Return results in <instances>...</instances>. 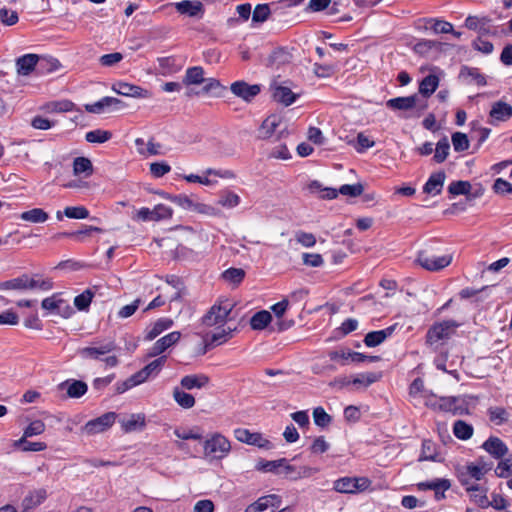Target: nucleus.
<instances>
[{
    "label": "nucleus",
    "mask_w": 512,
    "mask_h": 512,
    "mask_svg": "<svg viewBox=\"0 0 512 512\" xmlns=\"http://www.w3.org/2000/svg\"><path fill=\"white\" fill-rule=\"evenodd\" d=\"M51 288L52 282L50 280L35 279L28 274H22L19 277L0 282V291L14 290L24 292L34 289L48 291Z\"/></svg>",
    "instance_id": "nucleus-1"
},
{
    "label": "nucleus",
    "mask_w": 512,
    "mask_h": 512,
    "mask_svg": "<svg viewBox=\"0 0 512 512\" xmlns=\"http://www.w3.org/2000/svg\"><path fill=\"white\" fill-rule=\"evenodd\" d=\"M231 451L230 441L220 433L209 435L203 442V453L209 460H222Z\"/></svg>",
    "instance_id": "nucleus-2"
},
{
    "label": "nucleus",
    "mask_w": 512,
    "mask_h": 512,
    "mask_svg": "<svg viewBox=\"0 0 512 512\" xmlns=\"http://www.w3.org/2000/svg\"><path fill=\"white\" fill-rule=\"evenodd\" d=\"M459 324L454 320H444L433 324L427 331L426 343L430 346L438 345L451 337Z\"/></svg>",
    "instance_id": "nucleus-3"
},
{
    "label": "nucleus",
    "mask_w": 512,
    "mask_h": 512,
    "mask_svg": "<svg viewBox=\"0 0 512 512\" xmlns=\"http://www.w3.org/2000/svg\"><path fill=\"white\" fill-rule=\"evenodd\" d=\"M233 307L234 304L228 299L215 303L203 316V324L211 327L225 323Z\"/></svg>",
    "instance_id": "nucleus-4"
},
{
    "label": "nucleus",
    "mask_w": 512,
    "mask_h": 512,
    "mask_svg": "<svg viewBox=\"0 0 512 512\" xmlns=\"http://www.w3.org/2000/svg\"><path fill=\"white\" fill-rule=\"evenodd\" d=\"M453 260L452 254H444L442 256L430 255L426 251H420L416 257V263L423 269L431 272L440 271L451 264Z\"/></svg>",
    "instance_id": "nucleus-5"
},
{
    "label": "nucleus",
    "mask_w": 512,
    "mask_h": 512,
    "mask_svg": "<svg viewBox=\"0 0 512 512\" xmlns=\"http://www.w3.org/2000/svg\"><path fill=\"white\" fill-rule=\"evenodd\" d=\"M386 105L393 110L408 111L417 110V116H420L428 107L427 101H420L418 95L407 97H396L387 101Z\"/></svg>",
    "instance_id": "nucleus-6"
},
{
    "label": "nucleus",
    "mask_w": 512,
    "mask_h": 512,
    "mask_svg": "<svg viewBox=\"0 0 512 512\" xmlns=\"http://www.w3.org/2000/svg\"><path fill=\"white\" fill-rule=\"evenodd\" d=\"M371 480L367 477H343L334 482V489L340 493H357L367 490Z\"/></svg>",
    "instance_id": "nucleus-7"
},
{
    "label": "nucleus",
    "mask_w": 512,
    "mask_h": 512,
    "mask_svg": "<svg viewBox=\"0 0 512 512\" xmlns=\"http://www.w3.org/2000/svg\"><path fill=\"white\" fill-rule=\"evenodd\" d=\"M115 412H107L95 419L88 421L82 428V432L86 435H95L108 430L116 420Z\"/></svg>",
    "instance_id": "nucleus-8"
},
{
    "label": "nucleus",
    "mask_w": 512,
    "mask_h": 512,
    "mask_svg": "<svg viewBox=\"0 0 512 512\" xmlns=\"http://www.w3.org/2000/svg\"><path fill=\"white\" fill-rule=\"evenodd\" d=\"M122 108H124V104L120 99L109 96L103 97L92 104L85 105V110L93 114L118 111Z\"/></svg>",
    "instance_id": "nucleus-9"
},
{
    "label": "nucleus",
    "mask_w": 512,
    "mask_h": 512,
    "mask_svg": "<svg viewBox=\"0 0 512 512\" xmlns=\"http://www.w3.org/2000/svg\"><path fill=\"white\" fill-rule=\"evenodd\" d=\"M231 92L246 102L253 100L261 91L258 84L250 85L245 81H236L231 84Z\"/></svg>",
    "instance_id": "nucleus-10"
},
{
    "label": "nucleus",
    "mask_w": 512,
    "mask_h": 512,
    "mask_svg": "<svg viewBox=\"0 0 512 512\" xmlns=\"http://www.w3.org/2000/svg\"><path fill=\"white\" fill-rule=\"evenodd\" d=\"M445 43L436 40L421 39L413 47L415 53L424 57H434L444 50Z\"/></svg>",
    "instance_id": "nucleus-11"
},
{
    "label": "nucleus",
    "mask_w": 512,
    "mask_h": 512,
    "mask_svg": "<svg viewBox=\"0 0 512 512\" xmlns=\"http://www.w3.org/2000/svg\"><path fill=\"white\" fill-rule=\"evenodd\" d=\"M116 345L114 341H107L103 343H99L95 346L84 347L79 350V354L82 358L85 359H94L98 360L101 356H104L113 350H115Z\"/></svg>",
    "instance_id": "nucleus-12"
},
{
    "label": "nucleus",
    "mask_w": 512,
    "mask_h": 512,
    "mask_svg": "<svg viewBox=\"0 0 512 512\" xmlns=\"http://www.w3.org/2000/svg\"><path fill=\"white\" fill-rule=\"evenodd\" d=\"M41 306L47 311L54 312L64 317H69L72 309L71 307L59 297V294H54L42 300Z\"/></svg>",
    "instance_id": "nucleus-13"
},
{
    "label": "nucleus",
    "mask_w": 512,
    "mask_h": 512,
    "mask_svg": "<svg viewBox=\"0 0 512 512\" xmlns=\"http://www.w3.org/2000/svg\"><path fill=\"white\" fill-rule=\"evenodd\" d=\"M235 438L243 443L254 445L259 448H266L270 445V442L265 439L260 433H252L245 428H237L234 430Z\"/></svg>",
    "instance_id": "nucleus-14"
},
{
    "label": "nucleus",
    "mask_w": 512,
    "mask_h": 512,
    "mask_svg": "<svg viewBox=\"0 0 512 512\" xmlns=\"http://www.w3.org/2000/svg\"><path fill=\"white\" fill-rule=\"evenodd\" d=\"M181 334L178 331H173L162 338L158 339L153 346L149 349L148 356L156 357L165 352L169 347L176 344L180 340Z\"/></svg>",
    "instance_id": "nucleus-15"
},
{
    "label": "nucleus",
    "mask_w": 512,
    "mask_h": 512,
    "mask_svg": "<svg viewBox=\"0 0 512 512\" xmlns=\"http://www.w3.org/2000/svg\"><path fill=\"white\" fill-rule=\"evenodd\" d=\"M181 387L186 390L203 389L209 386L210 378L206 374H190L182 377Z\"/></svg>",
    "instance_id": "nucleus-16"
},
{
    "label": "nucleus",
    "mask_w": 512,
    "mask_h": 512,
    "mask_svg": "<svg viewBox=\"0 0 512 512\" xmlns=\"http://www.w3.org/2000/svg\"><path fill=\"white\" fill-rule=\"evenodd\" d=\"M112 90L119 95L134 97V98H145L148 96L147 90L140 86L132 85L126 82H118L112 86Z\"/></svg>",
    "instance_id": "nucleus-17"
},
{
    "label": "nucleus",
    "mask_w": 512,
    "mask_h": 512,
    "mask_svg": "<svg viewBox=\"0 0 512 512\" xmlns=\"http://www.w3.org/2000/svg\"><path fill=\"white\" fill-rule=\"evenodd\" d=\"M177 12L190 17L201 16L204 11V6L200 1L183 0L172 4Z\"/></svg>",
    "instance_id": "nucleus-18"
},
{
    "label": "nucleus",
    "mask_w": 512,
    "mask_h": 512,
    "mask_svg": "<svg viewBox=\"0 0 512 512\" xmlns=\"http://www.w3.org/2000/svg\"><path fill=\"white\" fill-rule=\"evenodd\" d=\"M482 448L496 459H500L508 452L506 444L498 437H489L482 445Z\"/></svg>",
    "instance_id": "nucleus-19"
},
{
    "label": "nucleus",
    "mask_w": 512,
    "mask_h": 512,
    "mask_svg": "<svg viewBox=\"0 0 512 512\" xmlns=\"http://www.w3.org/2000/svg\"><path fill=\"white\" fill-rule=\"evenodd\" d=\"M40 57L37 54H25L16 60V70L19 75H29L37 65Z\"/></svg>",
    "instance_id": "nucleus-20"
},
{
    "label": "nucleus",
    "mask_w": 512,
    "mask_h": 512,
    "mask_svg": "<svg viewBox=\"0 0 512 512\" xmlns=\"http://www.w3.org/2000/svg\"><path fill=\"white\" fill-rule=\"evenodd\" d=\"M59 388L61 390L65 389L68 397L70 398H80L88 390V386L85 382L74 379L62 382L59 385Z\"/></svg>",
    "instance_id": "nucleus-21"
},
{
    "label": "nucleus",
    "mask_w": 512,
    "mask_h": 512,
    "mask_svg": "<svg viewBox=\"0 0 512 512\" xmlns=\"http://www.w3.org/2000/svg\"><path fill=\"white\" fill-rule=\"evenodd\" d=\"M489 116L493 121H507L512 117V106L504 101H497L493 103Z\"/></svg>",
    "instance_id": "nucleus-22"
},
{
    "label": "nucleus",
    "mask_w": 512,
    "mask_h": 512,
    "mask_svg": "<svg viewBox=\"0 0 512 512\" xmlns=\"http://www.w3.org/2000/svg\"><path fill=\"white\" fill-rule=\"evenodd\" d=\"M459 78L467 84L486 85V79L478 68L463 66L460 70Z\"/></svg>",
    "instance_id": "nucleus-23"
},
{
    "label": "nucleus",
    "mask_w": 512,
    "mask_h": 512,
    "mask_svg": "<svg viewBox=\"0 0 512 512\" xmlns=\"http://www.w3.org/2000/svg\"><path fill=\"white\" fill-rule=\"evenodd\" d=\"M446 175L443 171H439L430 175L429 179L423 187V191L427 194L438 195L441 193Z\"/></svg>",
    "instance_id": "nucleus-24"
},
{
    "label": "nucleus",
    "mask_w": 512,
    "mask_h": 512,
    "mask_svg": "<svg viewBox=\"0 0 512 512\" xmlns=\"http://www.w3.org/2000/svg\"><path fill=\"white\" fill-rule=\"evenodd\" d=\"M279 497L276 495H267L260 497L256 502L249 505L245 512H265L269 507H278Z\"/></svg>",
    "instance_id": "nucleus-25"
},
{
    "label": "nucleus",
    "mask_w": 512,
    "mask_h": 512,
    "mask_svg": "<svg viewBox=\"0 0 512 512\" xmlns=\"http://www.w3.org/2000/svg\"><path fill=\"white\" fill-rule=\"evenodd\" d=\"M394 327H388L383 330L371 331L364 337V343L368 347H376L382 344L389 336L392 335Z\"/></svg>",
    "instance_id": "nucleus-26"
},
{
    "label": "nucleus",
    "mask_w": 512,
    "mask_h": 512,
    "mask_svg": "<svg viewBox=\"0 0 512 512\" xmlns=\"http://www.w3.org/2000/svg\"><path fill=\"white\" fill-rule=\"evenodd\" d=\"M439 77L434 74H429L422 79L419 84V93L424 98H429L439 86Z\"/></svg>",
    "instance_id": "nucleus-27"
},
{
    "label": "nucleus",
    "mask_w": 512,
    "mask_h": 512,
    "mask_svg": "<svg viewBox=\"0 0 512 512\" xmlns=\"http://www.w3.org/2000/svg\"><path fill=\"white\" fill-rule=\"evenodd\" d=\"M173 325V321L169 318H160L156 322L153 323V325L150 328H147L146 330V340H153L158 335H160L163 331L171 328Z\"/></svg>",
    "instance_id": "nucleus-28"
},
{
    "label": "nucleus",
    "mask_w": 512,
    "mask_h": 512,
    "mask_svg": "<svg viewBox=\"0 0 512 512\" xmlns=\"http://www.w3.org/2000/svg\"><path fill=\"white\" fill-rule=\"evenodd\" d=\"M281 124V119L280 117L276 116V115H271L269 117H267L261 127H260V130H259V133H260V137L262 138H270L273 136V134L277 131V128L280 126Z\"/></svg>",
    "instance_id": "nucleus-29"
},
{
    "label": "nucleus",
    "mask_w": 512,
    "mask_h": 512,
    "mask_svg": "<svg viewBox=\"0 0 512 512\" xmlns=\"http://www.w3.org/2000/svg\"><path fill=\"white\" fill-rule=\"evenodd\" d=\"M467 492L470 493L472 501L481 508L490 506V501L486 495V490L482 489L479 485H472L467 487Z\"/></svg>",
    "instance_id": "nucleus-30"
},
{
    "label": "nucleus",
    "mask_w": 512,
    "mask_h": 512,
    "mask_svg": "<svg viewBox=\"0 0 512 512\" xmlns=\"http://www.w3.org/2000/svg\"><path fill=\"white\" fill-rule=\"evenodd\" d=\"M273 98L275 101L289 106L295 102L297 95L288 87L278 86L273 92Z\"/></svg>",
    "instance_id": "nucleus-31"
},
{
    "label": "nucleus",
    "mask_w": 512,
    "mask_h": 512,
    "mask_svg": "<svg viewBox=\"0 0 512 512\" xmlns=\"http://www.w3.org/2000/svg\"><path fill=\"white\" fill-rule=\"evenodd\" d=\"M205 82L204 70L200 66L190 67L186 70L183 83L185 85H199Z\"/></svg>",
    "instance_id": "nucleus-32"
},
{
    "label": "nucleus",
    "mask_w": 512,
    "mask_h": 512,
    "mask_svg": "<svg viewBox=\"0 0 512 512\" xmlns=\"http://www.w3.org/2000/svg\"><path fill=\"white\" fill-rule=\"evenodd\" d=\"M125 432L135 431L145 426V416L143 414H132L120 421Z\"/></svg>",
    "instance_id": "nucleus-33"
},
{
    "label": "nucleus",
    "mask_w": 512,
    "mask_h": 512,
    "mask_svg": "<svg viewBox=\"0 0 512 512\" xmlns=\"http://www.w3.org/2000/svg\"><path fill=\"white\" fill-rule=\"evenodd\" d=\"M19 218L30 223H44L48 220L49 215L41 208H33L22 212Z\"/></svg>",
    "instance_id": "nucleus-34"
},
{
    "label": "nucleus",
    "mask_w": 512,
    "mask_h": 512,
    "mask_svg": "<svg viewBox=\"0 0 512 512\" xmlns=\"http://www.w3.org/2000/svg\"><path fill=\"white\" fill-rule=\"evenodd\" d=\"M173 398L175 402L184 409H190L195 405L194 396L179 387L173 389Z\"/></svg>",
    "instance_id": "nucleus-35"
},
{
    "label": "nucleus",
    "mask_w": 512,
    "mask_h": 512,
    "mask_svg": "<svg viewBox=\"0 0 512 512\" xmlns=\"http://www.w3.org/2000/svg\"><path fill=\"white\" fill-rule=\"evenodd\" d=\"M419 461H439L437 458V446L431 440H423Z\"/></svg>",
    "instance_id": "nucleus-36"
},
{
    "label": "nucleus",
    "mask_w": 512,
    "mask_h": 512,
    "mask_svg": "<svg viewBox=\"0 0 512 512\" xmlns=\"http://www.w3.org/2000/svg\"><path fill=\"white\" fill-rule=\"evenodd\" d=\"M272 320V316L270 314V312L266 311V310H262V311H259L257 313H255L251 320H250V325L252 327V329L254 330H263L264 328H266L268 326V324L271 322Z\"/></svg>",
    "instance_id": "nucleus-37"
},
{
    "label": "nucleus",
    "mask_w": 512,
    "mask_h": 512,
    "mask_svg": "<svg viewBox=\"0 0 512 512\" xmlns=\"http://www.w3.org/2000/svg\"><path fill=\"white\" fill-rule=\"evenodd\" d=\"M490 469L491 465L479 461L478 463L468 464L466 466V473L470 478L480 480Z\"/></svg>",
    "instance_id": "nucleus-38"
},
{
    "label": "nucleus",
    "mask_w": 512,
    "mask_h": 512,
    "mask_svg": "<svg viewBox=\"0 0 512 512\" xmlns=\"http://www.w3.org/2000/svg\"><path fill=\"white\" fill-rule=\"evenodd\" d=\"M28 437H21L20 439L14 442V447L19 448L22 451L29 452H38L43 451L47 448L46 443L44 442H31L27 440Z\"/></svg>",
    "instance_id": "nucleus-39"
},
{
    "label": "nucleus",
    "mask_w": 512,
    "mask_h": 512,
    "mask_svg": "<svg viewBox=\"0 0 512 512\" xmlns=\"http://www.w3.org/2000/svg\"><path fill=\"white\" fill-rule=\"evenodd\" d=\"M453 433L458 439L468 440L473 435V427L463 420H457L453 425Z\"/></svg>",
    "instance_id": "nucleus-40"
},
{
    "label": "nucleus",
    "mask_w": 512,
    "mask_h": 512,
    "mask_svg": "<svg viewBox=\"0 0 512 512\" xmlns=\"http://www.w3.org/2000/svg\"><path fill=\"white\" fill-rule=\"evenodd\" d=\"M135 145L137 147L139 154H141V155H158V154H160L161 145L159 143L154 142L153 139H150L147 142L146 148L140 147L141 145H145V141L142 138H137L135 140Z\"/></svg>",
    "instance_id": "nucleus-41"
},
{
    "label": "nucleus",
    "mask_w": 512,
    "mask_h": 512,
    "mask_svg": "<svg viewBox=\"0 0 512 512\" xmlns=\"http://www.w3.org/2000/svg\"><path fill=\"white\" fill-rule=\"evenodd\" d=\"M262 468L268 472L277 471L279 468H283L284 473L286 475H290L291 472L295 470V466L289 465L285 458H282L279 460H274V461H267L262 466Z\"/></svg>",
    "instance_id": "nucleus-42"
},
{
    "label": "nucleus",
    "mask_w": 512,
    "mask_h": 512,
    "mask_svg": "<svg viewBox=\"0 0 512 512\" xmlns=\"http://www.w3.org/2000/svg\"><path fill=\"white\" fill-rule=\"evenodd\" d=\"M240 203V197L236 193L225 190L219 195L218 204L226 208H234Z\"/></svg>",
    "instance_id": "nucleus-43"
},
{
    "label": "nucleus",
    "mask_w": 512,
    "mask_h": 512,
    "mask_svg": "<svg viewBox=\"0 0 512 512\" xmlns=\"http://www.w3.org/2000/svg\"><path fill=\"white\" fill-rule=\"evenodd\" d=\"M488 416L491 422L501 425L508 421L510 415L505 408L496 406L488 409Z\"/></svg>",
    "instance_id": "nucleus-44"
},
{
    "label": "nucleus",
    "mask_w": 512,
    "mask_h": 512,
    "mask_svg": "<svg viewBox=\"0 0 512 512\" xmlns=\"http://www.w3.org/2000/svg\"><path fill=\"white\" fill-rule=\"evenodd\" d=\"M449 150H450L449 141L446 137H444L441 140H439L438 143L436 144L433 160L437 163L444 162L449 155Z\"/></svg>",
    "instance_id": "nucleus-45"
},
{
    "label": "nucleus",
    "mask_w": 512,
    "mask_h": 512,
    "mask_svg": "<svg viewBox=\"0 0 512 512\" xmlns=\"http://www.w3.org/2000/svg\"><path fill=\"white\" fill-rule=\"evenodd\" d=\"M73 172L75 175L85 173L91 175L93 172V166L91 161L85 157H77L73 161Z\"/></svg>",
    "instance_id": "nucleus-46"
},
{
    "label": "nucleus",
    "mask_w": 512,
    "mask_h": 512,
    "mask_svg": "<svg viewBox=\"0 0 512 512\" xmlns=\"http://www.w3.org/2000/svg\"><path fill=\"white\" fill-rule=\"evenodd\" d=\"M112 138V133L107 130L96 129L86 133L85 139L89 143H104Z\"/></svg>",
    "instance_id": "nucleus-47"
},
{
    "label": "nucleus",
    "mask_w": 512,
    "mask_h": 512,
    "mask_svg": "<svg viewBox=\"0 0 512 512\" xmlns=\"http://www.w3.org/2000/svg\"><path fill=\"white\" fill-rule=\"evenodd\" d=\"M471 184L468 181H453L448 186V192L454 196L468 195L471 191Z\"/></svg>",
    "instance_id": "nucleus-48"
},
{
    "label": "nucleus",
    "mask_w": 512,
    "mask_h": 512,
    "mask_svg": "<svg viewBox=\"0 0 512 512\" xmlns=\"http://www.w3.org/2000/svg\"><path fill=\"white\" fill-rule=\"evenodd\" d=\"M245 271L241 268H229L222 273V278L230 283L238 285L243 281Z\"/></svg>",
    "instance_id": "nucleus-49"
},
{
    "label": "nucleus",
    "mask_w": 512,
    "mask_h": 512,
    "mask_svg": "<svg viewBox=\"0 0 512 512\" xmlns=\"http://www.w3.org/2000/svg\"><path fill=\"white\" fill-rule=\"evenodd\" d=\"M271 14L268 4H258L252 12V21L255 23L265 22Z\"/></svg>",
    "instance_id": "nucleus-50"
},
{
    "label": "nucleus",
    "mask_w": 512,
    "mask_h": 512,
    "mask_svg": "<svg viewBox=\"0 0 512 512\" xmlns=\"http://www.w3.org/2000/svg\"><path fill=\"white\" fill-rule=\"evenodd\" d=\"M459 399L457 397H442L439 399V409L445 412H452L456 414L460 407L458 405Z\"/></svg>",
    "instance_id": "nucleus-51"
},
{
    "label": "nucleus",
    "mask_w": 512,
    "mask_h": 512,
    "mask_svg": "<svg viewBox=\"0 0 512 512\" xmlns=\"http://www.w3.org/2000/svg\"><path fill=\"white\" fill-rule=\"evenodd\" d=\"M353 352L349 349H340L329 352V357L331 360L340 361L342 365L348 364V362H353Z\"/></svg>",
    "instance_id": "nucleus-52"
},
{
    "label": "nucleus",
    "mask_w": 512,
    "mask_h": 512,
    "mask_svg": "<svg viewBox=\"0 0 512 512\" xmlns=\"http://www.w3.org/2000/svg\"><path fill=\"white\" fill-rule=\"evenodd\" d=\"M93 297L94 293L90 289H87L74 298V305L78 310H86L89 307Z\"/></svg>",
    "instance_id": "nucleus-53"
},
{
    "label": "nucleus",
    "mask_w": 512,
    "mask_h": 512,
    "mask_svg": "<svg viewBox=\"0 0 512 512\" xmlns=\"http://www.w3.org/2000/svg\"><path fill=\"white\" fill-rule=\"evenodd\" d=\"M64 215L72 219H86L89 211L84 206H68L64 209Z\"/></svg>",
    "instance_id": "nucleus-54"
},
{
    "label": "nucleus",
    "mask_w": 512,
    "mask_h": 512,
    "mask_svg": "<svg viewBox=\"0 0 512 512\" xmlns=\"http://www.w3.org/2000/svg\"><path fill=\"white\" fill-rule=\"evenodd\" d=\"M313 419L315 424L322 428L327 427L332 421L331 416L322 407L313 410Z\"/></svg>",
    "instance_id": "nucleus-55"
},
{
    "label": "nucleus",
    "mask_w": 512,
    "mask_h": 512,
    "mask_svg": "<svg viewBox=\"0 0 512 512\" xmlns=\"http://www.w3.org/2000/svg\"><path fill=\"white\" fill-rule=\"evenodd\" d=\"M452 144L455 151L462 152L469 148V139L466 134L455 132L452 134Z\"/></svg>",
    "instance_id": "nucleus-56"
},
{
    "label": "nucleus",
    "mask_w": 512,
    "mask_h": 512,
    "mask_svg": "<svg viewBox=\"0 0 512 512\" xmlns=\"http://www.w3.org/2000/svg\"><path fill=\"white\" fill-rule=\"evenodd\" d=\"M45 428V423L42 420H34L26 427L22 437H33L40 435L45 431Z\"/></svg>",
    "instance_id": "nucleus-57"
},
{
    "label": "nucleus",
    "mask_w": 512,
    "mask_h": 512,
    "mask_svg": "<svg viewBox=\"0 0 512 512\" xmlns=\"http://www.w3.org/2000/svg\"><path fill=\"white\" fill-rule=\"evenodd\" d=\"M50 112H70L74 109V103L69 100L55 101L47 105Z\"/></svg>",
    "instance_id": "nucleus-58"
},
{
    "label": "nucleus",
    "mask_w": 512,
    "mask_h": 512,
    "mask_svg": "<svg viewBox=\"0 0 512 512\" xmlns=\"http://www.w3.org/2000/svg\"><path fill=\"white\" fill-rule=\"evenodd\" d=\"M364 191V187L360 183L356 184H345L339 188V193L345 196L357 197Z\"/></svg>",
    "instance_id": "nucleus-59"
},
{
    "label": "nucleus",
    "mask_w": 512,
    "mask_h": 512,
    "mask_svg": "<svg viewBox=\"0 0 512 512\" xmlns=\"http://www.w3.org/2000/svg\"><path fill=\"white\" fill-rule=\"evenodd\" d=\"M495 474L500 478H506L512 474V458L501 460L496 469Z\"/></svg>",
    "instance_id": "nucleus-60"
},
{
    "label": "nucleus",
    "mask_w": 512,
    "mask_h": 512,
    "mask_svg": "<svg viewBox=\"0 0 512 512\" xmlns=\"http://www.w3.org/2000/svg\"><path fill=\"white\" fill-rule=\"evenodd\" d=\"M173 210L164 204H158L153 208V218L154 221H159L163 219H169L172 217Z\"/></svg>",
    "instance_id": "nucleus-61"
},
{
    "label": "nucleus",
    "mask_w": 512,
    "mask_h": 512,
    "mask_svg": "<svg viewBox=\"0 0 512 512\" xmlns=\"http://www.w3.org/2000/svg\"><path fill=\"white\" fill-rule=\"evenodd\" d=\"M377 381V376L374 373H362L357 375L351 380V383L358 386L368 387Z\"/></svg>",
    "instance_id": "nucleus-62"
},
{
    "label": "nucleus",
    "mask_w": 512,
    "mask_h": 512,
    "mask_svg": "<svg viewBox=\"0 0 512 512\" xmlns=\"http://www.w3.org/2000/svg\"><path fill=\"white\" fill-rule=\"evenodd\" d=\"M165 362H166V356H161V357L153 360L149 364H147L142 369L146 371V373L149 377L151 375H157L160 372L161 368L164 366Z\"/></svg>",
    "instance_id": "nucleus-63"
},
{
    "label": "nucleus",
    "mask_w": 512,
    "mask_h": 512,
    "mask_svg": "<svg viewBox=\"0 0 512 512\" xmlns=\"http://www.w3.org/2000/svg\"><path fill=\"white\" fill-rule=\"evenodd\" d=\"M296 241L304 247H313L316 244V237L312 233L298 231L295 235Z\"/></svg>",
    "instance_id": "nucleus-64"
}]
</instances>
